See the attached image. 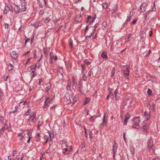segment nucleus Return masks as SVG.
I'll return each instance as SVG.
<instances>
[{"instance_id": "c9c22d12", "label": "nucleus", "mask_w": 160, "mask_h": 160, "mask_svg": "<svg viewBox=\"0 0 160 160\" xmlns=\"http://www.w3.org/2000/svg\"><path fill=\"white\" fill-rule=\"evenodd\" d=\"M82 79L83 80L85 81H86L87 79V76L86 75L84 74L83 75L82 77Z\"/></svg>"}, {"instance_id": "c85d7f7f", "label": "nucleus", "mask_w": 160, "mask_h": 160, "mask_svg": "<svg viewBox=\"0 0 160 160\" xmlns=\"http://www.w3.org/2000/svg\"><path fill=\"white\" fill-rule=\"evenodd\" d=\"M84 63L87 65H89L91 64V62L88 59H87L85 60Z\"/></svg>"}, {"instance_id": "e433bc0d", "label": "nucleus", "mask_w": 160, "mask_h": 160, "mask_svg": "<svg viewBox=\"0 0 160 160\" xmlns=\"http://www.w3.org/2000/svg\"><path fill=\"white\" fill-rule=\"evenodd\" d=\"M45 11V9L40 10L39 12V15H42L43 14Z\"/></svg>"}, {"instance_id": "6e6552de", "label": "nucleus", "mask_w": 160, "mask_h": 160, "mask_svg": "<svg viewBox=\"0 0 160 160\" xmlns=\"http://www.w3.org/2000/svg\"><path fill=\"white\" fill-rule=\"evenodd\" d=\"M14 12L15 14H18L20 12V11H19L20 8L18 6L15 5L14 8Z\"/></svg>"}, {"instance_id": "c756f323", "label": "nucleus", "mask_w": 160, "mask_h": 160, "mask_svg": "<svg viewBox=\"0 0 160 160\" xmlns=\"http://www.w3.org/2000/svg\"><path fill=\"white\" fill-rule=\"evenodd\" d=\"M69 45L71 47V48H72V43L73 41L71 38H70L69 39Z\"/></svg>"}, {"instance_id": "13d9d810", "label": "nucleus", "mask_w": 160, "mask_h": 160, "mask_svg": "<svg viewBox=\"0 0 160 160\" xmlns=\"http://www.w3.org/2000/svg\"><path fill=\"white\" fill-rule=\"evenodd\" d=\"M88 26H87L86 27V28H85V32H84V34H86V33L88 31Z\"/></svg>"}, {"instance_id": "864d4df0", "label": "nucleus", "mask_w": 160, "mask_h": 160, "mask_svg": "<svg viewBox=\"0 0 160 160\" xmlns=\"http://www.w3.org/2000/svg\"><path fill=\"white\" fill-rule=\"evenodd\" d=\"M36 67H37V65H36L35 66H34V65H32V66H31V67H32V70H34V71H35L36 70Z\"/></svg>"}, {"instance_id": "0eeeda50", "label": "nucleus", "mask_w": 160, "mask_h": 160, "mask_svg": "<svg viewBox=\"0 0 160 160\" xmlns=\"http://www.w3.org/2000/svg\"><path fill=\"white\" fill-rule=\"evenodd\" d=\"M81 81V80L79 81V83L78 85V87H77V88L78 89V91H79L81 93H82V90L83 89V87L82 84L80 82V81Z\"/></svg>"}, {"instance_id": "473e14b6", "label": "nucleus", "mask_w": 160, "mask_h": 160, "mask_svg": "<svg viewBox=\"0 0 160 160\" xmlns=\"http://www.w3.org/2000/svg\"><path fill=\"white\" fill-rule=\"evenodd\" d=\"M149 77L150 78V80L152 82H153L154 81H155V78H154V77H153L152 75H150L149 76Z\"/></svg>"}, {"instance_id": "338daca9", "label": "nucleus", "mask_w": 160, "mask_h": 160, "mask_svg": "<svg viewBox=\"0 0 160 160\" xmlns=\"http://www.w3.org/2000/svg\"><path fill=\"white\" fill-rule=\"evenodd\" d=\"M30 51H28L26 52H25V53H24L23 55V56H26L29 53H30Z\"/></svg>"}, {"instance_id": "a18cd8bd", "label": "nucleus", "mask_w": 160, "mask_h": 160, "mask_svg": "<svg viewBox=\"0 0 160 160\" xmlns=\"http://www.w3.org/2000/svg\"><path fill=\"white\" fill-rule=\"evenodd\" d=\"M108 95L111 98H113L114 96L113 93L112 92H109Z\"/></svg>"}, {"instance_id": "f03ea898", "label": "nucleus", "mask_w": 160, "mask_h": 160, "mask_svg": "<svg viewBox=\"0 0 160 160\" xmlns=\"http://www.w3.org/2000/svg\"><path fill=\"white\" fill-rule=\"evenodd\" d=\"M153 141L151 138L148 140V148H147V149L152 152H155V149L153 147Z\"/></svg>"}, {"instance_id": "79ce46f5", "label": "nucleus", "mask_w": 160, "mask_h": 160, "mask_svg": "<svg viewBox=\"0 0 160 160\" xmlns=\"http://www.w3.org/2000/svg\"><path fill=\"white\" fill-rule=\"evenodd\" d=\"M115 72V68H113L112 69V74H111V77H112L114 76V74Z\"/></svg>"}, {"instance_id": "4468645a", "label": "nucleus", "mask_w": 160, "mask_h": 160, "mask_svg": "<svg viewBox=\"0 0 160 160\" xmlns=\"http://www.w3.org/2000/svg\"><path fill=\"white\" fill-rule=\"evenodd\" d=\"M148 128V126H147L145 124L144 125H143L142 126V128H141V129L142 130L144 131V132H145L147 131V129Z\"/></svg>"}, {"instance_id": "774afa93", "label": "nucleus", "mask_w": 160, "mask_h": 160, "mask_svg": "<svg viewBox=\"0 0 160 160\" xmlns=\"http://www.w3.org/2000/svg\"><path fill=\"white\" fill-rule=\"evenodd\" d=\"M107 26V23L106 22H103L102 23V26L104 27V28H106V26Z\"/></svg>"}, {"instance_id": "4be33fe9", "label": "nucleus", "mask_w": 160, "mask_h": 160, "mask_svg": "<svg viewBox=\"0 0 160 160\" xmlns=\"http://www.w3.org/2000/svg\"><path fill=\"white\" fill-rule=\"evenodd\" d=\"M140 37L141 38V39L140 40H141L142 41H143V38L144 37V34L143 33V32H140Z\"/></svg>"}, {"instance_id": "39448f33", "label": "nucleus", "mask_w": 160, "mask_h": 160, "mask_svg": "<svg viewBox=\"0 0 160 160\" xmlns=\"http://www.w3.org/2000/svg\"><path fill=\"white\" fill-rule=\"evenodd\" d=\"M26 5V3H24V5L21 4L20 7H19L20 12H25L26 10V7L25 6Z\"/></svg>"}, {"instance_id": "5fc2aeb1", "label": "nucleus", "mask_w": 160, "mask_h": 160, "mask_svg": "<svg viewBox=\"0 0 160 160\" xmlns=\"http://www.w3.org/2000/svg\"><path fill=\"white\" fill-rule=\"evenodd\" d=\"M18 106H16L15 107V110L14 111H12V112L14 113L18 111Z\"/></svg>"}, {"instance_id": "6ab92c4d", "label": "nucleus", "mask_w": 160, "mask_h": 160, "mask_svg": "<svg viewBox=\"0 0 160 160\" xmlns=\"http://www.w3.org/2000/svg\"><path fill=\"white\" fill-rule=\"evenodd\" d=\"M72 146H69L68 145L66 147V148L65 149H63V150H65V151H70L72 149Z\"/></svg>"}, {"instance_id": "09e8293b", "label": "nucleus", "mask_w": 160, "mask_h": 160, "mask_svg": "<svg viewBox=\"0 0 160 160\" xmlns=\"http://www.w3.org/2000/svg\"><path fill=\"white\" fill-rule=\"evenodd\" d=\"M21 4L24 5V3H26L25 0H19Z\"/></svg>"}, {"instance_id": "9b49d317", "label": "nucleus", "mask_w": 160, "mask_h": 160, "mask_svg": "<svg viewBox=\"0 0 160 160\" xmlns=\"http://www.w3.org/2000/svg\"><path fill=\"white\" fill-rule=\"evenodd\" d=\"M107 119H106L105 115L104 114L102 119V125L103 126H106L107 123Z\"/></svg>"}, {"instance_id": "6e6d98bb", "label": "nucleus", "mask_w": 160, "mask_h": 160, "mask_svg": "<svg viewBox=\"0 0 160 160\" xmlns=\"http://www.w3.org/2000/svg\"><path fill=\"white\" fill-rule=\"evenodd\" d=\"M137 21V19H136V18L134 19L132 21V24L133 25H134V24H135Z\"/></svg>"}, {"instance_id": "f704fd0d", "label": "nucleus", "mask_w": 160, "mask_h": 160, "mask_svg": "<svg viewBox=\"0 0 160 160\" xmlns=\"http://www.w3.org/2000/svg\"><path fill=\"white\" fill-rule=\"evenodd\" d=\"M26 102L24 101H22L21 102H20L19 103V106H22V105H24L25 103H26Z\"/></svg>"}, {"instance_id": "b1692460", "label": "nucleus", "mask_w": 160, "mask_h": 160, "mask_svg": "<svg viewBox=\"0 0 160 160\" xmlns=\"http://www.w3.org/2000/svg\"><path fill=\"white\" fill-rule=\"evenodd\" d=\"M50 20L51 19L49 17H47L44 20L43 22L45 23H48L50 21Z\"/></svg>"}, {"instance_id": "f8f14e48", "label": "nucleus", "mask_w": 160, "mask_h": 160, "mask_svg": "<svg viewBox=\"0 0 160 160\" xmlns=\"http://www.w3.org/2000/svg\"><path fill=\"white\" fill-rule=\"evenodd\" d=\"M101 56L103 59H107L108 58L107 53L104 52H103L102 53Z\"/></svg>"}, {"instance_id": "2eb2a0df", "label": "nucleus", "mask_w": 160, "mask_h": 160, "mask_svg": "<svg viewBox=\"0 0 160 160\" xmlns=\"http://www.w3.org/2000/svg\"><path fill=\"white\" fill-rule=\"evenodd\" d=\"M144 116L146 118V121H147L150 118V115L149 113H147L146 112H145L144 113Z\"/></svg>"}, {"instance_id": "2f4dec72", "label": "nucleus", "mask_w": 160, "mask_h": 160, "mask_svg": "<svg viewBox=\"0 0 160 160\" xmlns=\"http://www.w3.org/2000/svg\"><path fill=\"white\" fill-rule=\"evenodd\" d=\"M54 97H53L51 98L48 101V103L49 104L52 103V102H54Z\"/></svg>"}, {"instance_id": "49530a36", "label": "nucleus", "mask_w": 160, "mask_h": 160, "mask_svg": "<svg viewBox=\"0 0 160 160\" xmlns=\"http://www.w3.org/2000/svg\"><path fill=\"white\" fill-rule=\"evenodd\" d=\"M143 5V4H142V5H141L140 6V8L138 10V11L140 12V13H141L142 12V8Z\"/></svg>"}, {"instance_id": "a211bd4d", "label": "nucleus", "mask_w": 160, "mask_h": 160, "mask_svg": "<svg viewBox=\"0 0 160 160\" xmlns=\"http://www.w3.org/2000/svg\"><path fill=\"white\" fill-rule=\"evenodd\" d=\"M68 142L66 140H62V147L63 146H65V147H67L68 145Z\"/></svg>"}, {"instance_id": "20e7f679", "label": "nucleus", "mask_w": 160, "mask_h": 160, "mask_svg": "<svg viewBox=\"0 0 160 160\" xmlns=\"http://www.w3.org/2000/svg\"><path fill=\"white\" fill-rule=\"evenodd\" d=\"M39 6L42 8L43 6L46 7L47 4L45 0H38Z\"/></svg>"}, {"instance_id": "aec40b11", "label": "nucleus", "mask_w": 160, "mask_h": 160, "mask_svg": "<svg viewBox=\"0 0 160 160\" xmlns=\"http://www.w3.org/2000/svg\"><path fill=\"white\" fill-rule=\"evenodd\" d=\"M5 128L6 127L5 126H3L0 129V136L4 133Z\"/></svg>"}, {"instance_id": "f3484780", "label": "nucleus", "mask_w": 160, "mask_h": 160, "mask_svg": "<svg viewBox=\"0 0 160 160\" xmlns=\"http://www.w3.org/2000/svg\"><path fill=\"white\" fill-rule=\"evenodd\" d=\"M132 127L134 128L138 129L140 128L139 123H134L133 125H132Z\"/></svg>"}, {"instance_id": "4c0bfd02", "label": "nucleus", "mask_w": 160, "mask_h": 160, "mask_svg": "<svg viewBox=\"0 0 160 160\" xmlns=\"http://www.w3.org/2000/svg\"><path fill=\"white\" fill-rule=\"evenodd\" d=\"M125 118L127 119V120H128L130 118L131 116L129 114L127 113L125 116Z\"/></svg>"}, {"instance_id": "a878e982", "label": "nucleus", "mask_w": 160, "mask_h": 160, "mask_svg": "<svg viewBox=\"0 0 160 160\" xmlns=\"http://www.w3.org/2000/svg\"><path fill=\"white\" fill-rule=\"evenodd\" d=\"M90 98H86L85 99V102L83 103L84 105H85L88 103L90 101Z\"/></svg>"}, {"instance_id": "8fccbe9b", "label": "nucleus", "mask_w": 160, "mask_h": 160, "mask_svg": "<svg viewBox=\"0 0 160 160\" xmlns=\"http://www.w3.org/2000/svg\"><path fill=\"white\" fill-rule=\"evenodd\" d=\"M4 26L5 28L8 29V24L6 23H4Z\"/></svg>"}, {"instance_id": "3c124183", "label": "nucleus", "mask_w": 160, "mask_h": 160, "mask_svg": "<svg viewBox=\"0 0 160 160\" xmlns=\"http://www.w3.org/2000/svg\"><path fill=\"white\" fill-rule=\"evenodd\" d=\"M128 120H127V119L125 118L124 120V121H123L124 125H125L127 124V123L128 122Z\"/></svg>"}, {"instance_id": "ea45409f", "label": "nucleus", "mask_w": 160, "mask_h": 160, "mask_svg": "<svg viewBox=\"0 0 160 160\" xmlns=\"http://www.w3.org/2000/svg\"><path fill=\"white\" fill-rule=\"evenodd\" d=\"M36 116V112H32L30 116L31 117L35 118Z\"/></svg>"}, {"instance_id": "603ef678", "label": "nucleus", "mask_w": 160, "mask_h": 160, "mask_svg": "<svg viewBox=\"0 0 160 160\" xmlns=\"http://www.w3.org/2000/svg\"><path fill=\"white\" fill-rule=\"evenodd\" d=\"M49 135V138L51 139H52V135H51V133L49 131H48V132H47ZM53 138V136L52 137V138Z\"/></svg>"}, {"instance_id": "393cba45", "label": "nucleus", "mask_w": 160, "mask_h": 160, "mask_svg": "<svg viewBox=\"0 0 160 160\" xmlns=\"http://www.w3.org/2000/svg\"><path fill=\"white\" fill-rule=\"evenodd\" d=\"M30 74L31 78H33L36 75V74H35L34 71H32Z\"/></svg>"}, {"instance_id": "9d476101", "label": "nucleus", "mask_w": 160, "mask_h": 160, "mask_svg": "<svg viewBox=\"0 0 160 160\" xmlns=\"http://www.w3.org/2000/svg\"><path fill=\"white\" fill-rule=\"evenodd\" d=\"M0 121L2 123H3L5 126H7L8 121L6 120H5L4 119V117L0 116Z\"/></svg>"}, {"instance_id": "e2e57ef3", "label": "nucleus", "mask_w": 160, "mask_h": 160, "mask_svg": "<svg viewBox=\"0 0 160 160\" xmlns=\"http://www.w3.org/2000/svg\"><path fill=\"white\" fill-rule=\"evenodd\" d=\"M81 66L82 68V72H83V71H84V69H85V66L83 65L82 64H81Z\"/></svg>"}, {"instance_id": "7ed1b4c3", "label": "nucleus", "mask_w": 160, "mask_h": 160, "mask_svg": "<svg viewBox=\"0 0 160 160\" xmlns=\"http://www.w3.org/2000/svg\"><path fill=\"white\" fill-rule=\"evenodd\" d=\"M118 144L116 143L115 142L114 143V144L113 145V157L114 158L115 156V154L117 150Z\"/></svg>"}, {"instance_id": "bf43d9fd", "label": "nucleus", "mask_w": 160, "mask_h": 160, "mask_svg": "<svg viewBox=\"0 0 160 160\" xmlns=\"http://www.w3.org/2000/svg\"><path fill=\"white\" fill-rule=\"evenodd\" d=\"M126 134V133L125 132H123V138L124 140V141H125V142H126V138H125Z\"/></svg>"}, {"instance_id": "4d7b16f0", "label": "nucleus", "mask_w": 160, "mask_h": 160, "mask_svg": "<svg viewBox=\"0 0 160 160\" xmlns=\"http://www.w3.org/2000/svg\"><path fill=\"white\" fill-rule=\"evenodd\" d=\"M152 106L153 110H154L155 109V104H154V102H153L152 103Z\"/></svg>"}, {"instance_id": "412c9836", "label": "nucleus", "mask_w": 160, "mask_h": 160, "mask_svg": "<svg viewBox=\"0 0 160 160\" xmlns=\"http://www.w3.org/2000/svg\"><path fill=\"white\" fill-rule=\"evenodd\" d=\"M33 26L35 27H37L38 26H41V25L40 22H36L34 23Z\"/></svg>"}, {"instance_id": "a19ab883", "label": "nucleus", "mask_w": 160, "mask_h": 160, "mask_svg": "<svg viewBox=\"0 0 160 160\" xmlns=\"http://www.w3.org/2000/svg\"><path fill=\"white\" fill-rule=\"evenodd\" d=\"M31 110L30 109H28V111L26 112L25 115L26 116H28L29 114V113L31 112Z\"/></svg>"}, {"instance_id": "37998d69", "label": "nucleus", "mask_w": 160, "mask_h": 160, "mask_svg": "<svg viewBox=\"0 0 160 160\" xmlns=\"http://www.w3.org/2000/svg\"><path fill=\"white\" fill-rule=\"evenodd\" d=\"M50 55V59H51V60L53 59V58L54 57V55L53 53L52 52H51Z\"/></svg>"}, {"instance_id": "c03bdc74", "label": "nucleus", "mask_w": 160, "mask_h": 160, "mask_svg": "<svg viewBox=\"0 0 160 160\" xmlns=\"http://www.w3.org/2000/svg\"><path fill=\"white\" fill-rule=\"evenodd\" d=\"M152 92L150 89H148L147 91V93L149 95H151Z\"/></svg>"}, {"instance_id": "0e129e2a", "label": "nucleus", "mask_w": 160, "mask_h": 160, "mask_svg": "<svg viewBox=\"0 0 160 160\" xmlns=\"http://www.w3.org/2000/svg\"><path fill=\"white\" fill-rule=\"evenodd\" d=\"M151 50H149L148 51V53L146 54V56L148 57L150 55V54L151 53Z\"/></svg>"}, {"instance_id": "1a4fd4ad", "label": "nucleus", "mask_w": 160, "mask_h": 160, "mask_svg": "<svg viewBox=\"0 0 160 160\" xmlns=\"http://www.w3.org/2000/svg\"><path fill=\"white\" fill-rule=\"evenodd\" d=\"M18 55L17 52L15 51H12L11 54V57L13 59H16Z\"/></svg>"}, {"instance_id": "de8ad7c7", "label": "nucleus", "mask_w": 160, "mask_h": 160, "mask_svg": "<svg viewBox=\"0 0 160 160\" xmlns=\"http://www.w3.org/2000/svg\"><path fill=\"white\" fill-rule=\"evenodd\" d=\"M91 16L90 15L88 16L87 17V20L86 21V22L88 23L89 22V21H90V20L91 19Z\"/></svg>"}, {"instance_id": "680f3d73", "label": "nucleus", "mask_w": 160, "mask_h": 160, "mask_svg": "<svg viewBox=\"0 0 160 160\" xmlns=\"http://www.w3.org/2000/svg\"><path fill=\"white\" fill-rule=\"evenodd\" d=\"M37 52V51L35 50L34 51V58H36L37 57V54H36Z\"/></svg>"}, {"instance_id": "7c9ffc66", "label": "nucleus", "mask_w": 160, "mask_h": 160, "mask_svg": "<svg viewBox=\"0 0 160 160\" xmlns=\"http://www.w3.org/2000/svg\"><path fill=\"white\" fill-rule=\"evenodd\" d=\"M51 89V84H50L49 83L47 87L46 88V90L47 91H48L50 90Z\"/></svg>"}, {"instance_id": "cd10ccee", "label": "nucleus", "mask_w": 160, "mask_h": 160, "mask_svg": "<svg viewBox=\"0 0 160 160\" xmlns=\"http://www.w3.org/2000/svg\"><path fill=\"white\" fill-rule=\"evenodd\" d=\"M35 118L31 117L30 116V118L28 120V121L29 122H33V123H34L35 122L34 121V120L35 119Z\"/></svg>"}, {"instance_id": "bb28decb", "label": "nucleus", "mask_w": 160, "mask_h": 160, "mask_svg": "<svg viewBox=\"0 0 160 160\" xmlns=\"http://www.w3.org/2000/svg\"><path fill=\"white\" fill-rule=\"evenodd\" d=\"M96 18V16H95L94 17L92 18H91V19L90 20V22L89 24L90 25H91V24L92 23H93V22L95 20Z\"/></svg>"}, {"instance_id": "ddd939ff", "label": "nucleus", "mask_w": 160, "mask_h": 160, "mask_svg": "<svg viewBox=\"0 0 160 160\" xmlns=\"http://www.w3.org/2000/svg\"><path fill=\"white\" fill-rule=\"evenodd\" d=\"M139 117H136L133 119V123H139L140 120L139 119Z\"/></svg>"}, {"instance_id": "dca6fc26", "label": "nucleus", "mask_w": 160, "mask_h": 160, "mask_svg": "<svg viewBox=\"0 0 160 160\" xmlns=\"http://www.w3.org/2000/svg\"><path fill=\"white\" fill-rule=\"evenodd\" d=\"M9 6H5V7L4 10V13L6 14L7 12L9 11Z\"/></svg>"}, {"instance_id": "423d86ee", "label": "nucleus", "mask_w": 160, "mask_h": 160, "mask_svg": "<svg viewBox=\"0 0 160 160\" xmlns=\"http://www.w3.org/2000/svg\"><path fill=\"white\" fill-rule=\"evenodd\" d=\"M129 71L128 68H127L126 70L124 72L125 78L127 79H128L129 78Z\"/></svg>"}, {"instance_id": "5701e85b", "label": "nucleus", "mask_w": 160, "mask_h": 160, "mask_svg": "<svg viewBox=\"0 0 160 160\" xmlns=\"http://www.w3.org/2000/svg\"><path fill=\"white\" fill-rule=\"evenodd\" d=\"M118 88H117L115 90V91L114 92V94L115 97V98H116V99H119V97H117V94L118 93Z\"/></svg>"}, {"instance_id": "69168bd1", "label": "nucleus", "mask_w": 160, "mask_h": 160, "mask_svg": "<svg viewBox=\"0 0 160 160\" xmlns=\"http://www.w3.org/2000/svg\"><path fill=\"white\" fill-rule=\"evenodd\" d=\"M3 77L4 78V81H7V79H8V76H7L6 77H5V76H3Z\"/></svg>"}, {"instance_id": "052dcab7", "label": "nucleus", "mask_w": 160, "mask_h": 160, "mask_svg": "<svg viewBox=\"0 0 160 160\" xmlns=\"http://www.w3.org/2000/svg\"><path fill=\"white\" fill-rule=\"evenodd\" d=\"M89 137L91 139L93 137V134L92 131H91L89 133Z\"/></svg>"}, {"instance_id": "58836bf2", "label": "nucleus", "mask_w": 160, "mask_h": 160, "mask_svg": "<svg viewBox=\"0 0 160 160\" xmlns=\"http://www.w3.org/2000/svg\"><path fill=\"white\" fill-rule=\"evenodd\" d=\"M72 83L74 85H77L76 81L75 79L74 78V77H73L72 78Z\"/></svg>"}, {"instance_id": "72a5a7b5", "label": "nucleus", "mask_w": 160, "mask_h": 160, "mask_svg": "<svg viewBox=\"0 0 160 160\" xmlns=\"http://www.w3.org/2000/svg\"><path fill=\"white\" fill-rule=\"evenodd\" d=\"M102 7L104 8H106L108 7V4L106 2H104L103 3Z\"/></svg>"}, {"instance_id": "f257e3e1", "label": "nucleus", "mask_w": 160, "mask_h": 160, "mask_svg": "<svg viewBox=\"0 0 160 160\" xmlns=\"http://www.w3.org/2000/svg\"><path fill=\"white\" fill-rule=\"evenodd\" d=\"M64 98L65 100L66 99L67 100L68 103H72L74 104L78 100V96L77 95H74L73 93H71L69 95L66 94Z\"/></svg>"}]
</instances>
